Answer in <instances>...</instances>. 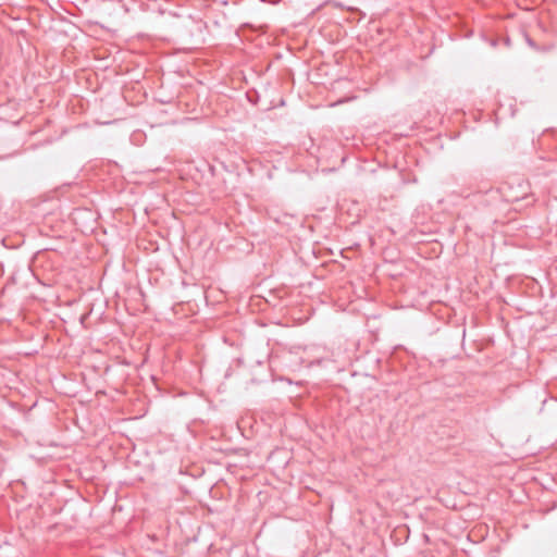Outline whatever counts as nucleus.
Returning a JSON list of instances; mask_svg holds the SVG:
<instances>
[{"label":"nucleus","instance_id":"1","mask_svg":"<svg viewBox=\"0 0 557 557\" xmlns=\"http://www.w3.org/2000/svg\"><path fill=\"white\" fill-rule=\"evenodd\" d=\"M527 42H528L529 46L535 47L534 41L531 38H529V37H527Z\"/></svg>","mask_w":557,"mask_h":557}]
</instances>
